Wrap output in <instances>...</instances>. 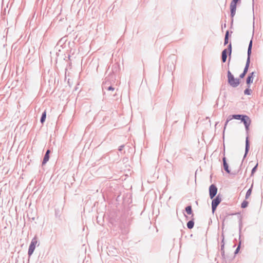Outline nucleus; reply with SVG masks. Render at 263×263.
I'll use <instances>...</instances> for the list:
<instances>
[{"label":"nucleus","mask_w":263,"mask_h":263,"mask_svg":"<svg viewBox=\"0 0 263 263\" xmlns=\"http://www.w3.org/2000/svg\"><path fill=\"white\" fill-rule=\"evenodd\" d=\"M50 153V151L49 149H48L46 151L45 155L44 157L43 160L42 161V165L45 164L48 161V160L49 159Z\"/></svg>","instance_id":"9b49d317"},{"label":"nucleus","mask_w":263,"mask_h":263,"mask_svg":"<svg viewBox=\"0 0 263 263\" xmlns=\"http://www.w3.org/2000/svg\"><path fill=\"white\" fill-rule=\"evenodd\" d=\"M252 187H253V184L251 185V187L247 191V192L246 193V196H245V198L246 199H248L251 195V193H252Z\"/></svg>","instance_id":"f3484780"},{"label":"nucleus","mask_w":263,"mask_h":263,"mask_svg":"<svg viewBox=\"0 0 263 263\" xmlns=\"http://www.w3.org/2000/svg\"><path fill=\"white\" fill-rule=\"evenodd\" d=\"M252 92V91L251 89H250V87H248L246 88L244 91L245 95H250Z\"/></svg>","instance_id":"a211bd4d"},{"label":"nucleus","mask_w":263,"mask_h":263,"mask_svg":"<svg viewBox=\"0 0 263 263\" xmlns=\"http://www.w3.org/2000/svg\"><path fill=\"white\" fill-rule=\"evenodd\" d=\"M115 95H116V93H110V94H109V95H112V96H115Z\"/></svg>","instance_id":"7c9ffc66"},{"label":"nucleus","mask_w":263,"mask_h":263,"mask_svg":"<svg viewBox=\"0 0 263 263\" xmlns=\"http://www.w3.org/2000/svg\"><path fill=\"white\" fill-rule=\"evenodd\" d=\"M186 226L188 229H192L194 226V219H192V220L189 221L187 222Z\"/></svg>","instance_id":"4468645a"},{"label":"nucleus","mask_w":263,"mask_h":263,"mask_svg":"<svg viewBox=\"0 0 263 263\" xmlns=\"http://www.w3.org/2000/svg\"><path fill=\"white\" fill-rule=\"evenodd\" d=\"M253 78H252V77L248 76L247 79H246V83L247 85V87H250V85L252 83H253Z\"/></svg>","instance_id":"ddd939ff"},{"label":"nucleus","mask_w":263,"mask_h":263,"mask_svg":"<svg viewBox=\"0 0 263 263\" xmlns=\"http://www.w3.org/2000/svg\"><path fill=\"white\" fill-rule=\"evenodd\" d=\"M221 201V196L219 194L212 201V210L213 213H214L216 210L217 206L219 204Z\"/></svg>","instance_id":"423d86ee"},{"label":"nucleus","mask_w":263,"mask_h":263,"mask_svg":"<svg viewBox=\"0 0 263 263\" xmlns=\"http://www.w3.org/2000/svg\"><path fill=\"white\" fill-rule=\"evenodd\" d=\"M167 162L169 163L170 165H171V166H172V163H171L168 160H167Z\"/></svg>","instance_id":"2f4dec72"},{"label":"nucleus","mask_w":263,"mask_h":263,"mask_svg":"<svg viewBox=\"0 0 263 263\" xmlns=\"http://www.w3.org/2000/svg\"><path fill=\"white\" fill-rule=\"evenodd\" d=\"M241 121L243 123L244 125L245 126L246 133L248 135V136L246 139L245 153V155L243 156V158H245L246 157V156L249 151V148H250V143H249V141L248 133H249V126L251 123V120L250 118H249V117H248L247 115H245L244 117H243L242 118Z\"/></svg>","instance_id":"f257e3e1"},{"label":"nucleus","mask_w":263,"mask_h":263,"mask_svg":"<svg viewBox=\"0 0 263 263\" xmlns=\"http://www.w3.org/2000/svg\"><path fill=\"white\" fill-rule=\"evenodd\" d=\"M248 204H249V202L248 201H246V200H244L242 203H241V208H246L248 206Z\"/></svg>","instance_id":"6ab92c4d"},{"label":"nucleus","mask_w":263,"mask_h":263,"mask_svg":"<svg viewBox=\"0 0 263 263\" xmlns=\"http://www.w3.org/2000/svg\"><path fill=\"white\" fill-rule=\"evenodd\" d=\"M257 166L258 163H257L256 165L252 168L251 171V176H252L254 174V173L256 171Z\"/></svg>","instance_id":"412c9836"},{"label":"nucleus","mask_w":263,"mask_h":263,"mask_svg":"<svg viewBox=\"0 0 263 263\" xmlns=\"http://www.w3.org/2000/svg\"><path fill=\"white\" fill-rule=\"evenodd\" d=\"M244 116L243 115H230L228 116L227 119V121L225 123V124H224V129L226 128V127L228 124V123L231 120L234 119H236V120H241L242 118L243 117H244Z\"/></svg>","instance_id":"0eeeda50"},{"label":"nucleus","mask_w":263,"mask_h":263,"mask_svg":"<svg viewBox=\"0 0 263 263\" xmlns=\"http://www.w3.org/2000/svg\"><path fill=\"white\" fill-rule=\"evenodd\" d=\"M240 1V0H232L231 4L237 5V3Z\"/></svg>","instance_id":"5701e85b"},{"label":"nucleus","mask_w":263,"mask_h":263,"mask_svg":"<svg viewBox=\"0 0 263 263\" xmlns=\"http://www.w3.org/2000/svg\"><path fill=\"white\" fill-rule=\"evenodd\" d=\"M236 6V5H234L232 4H230V11L231 17H233L235 14Z\"/></svg>","instance_id":"f8f14e48"},{"label":"nucleus","mask_w":263,"mask_h":263,"mask_svg":"<svg viewBox=\"0 0 263 263\" xmlns=\"http://www.w3.org/2000/svg\"><path fill=\"white\" fill-rule=\"evenodd\" d=\"M222 162H223V166L224 170H225V171L227 173H230V170H229V165L227 162V159L225 157H223L222 158Z\"/></svg>","instance_id":"9d476101"},{"label":"nucleus","mask_w":263,"mask_h":263,"mask_svg":"<svg viewBox=\"0 0 263 263\" xmlns=\"http://www.w3.org/2000/svg\"><path fill=\"white\" fill-rule=\"evenodd\" d=\"M124 145H122L120 146L119 147V149H118L119 151H120V152L122 151L123 148H124Z\"/></svg>","instance_id":"bb28decb"},{"label":"nucleus","mask_w":263,"mask_h":263,"mask_svg":"<svg viewBox=\"0 0 263 263\" xmlns=\"http://www.w3.org/2000/svg\"><path fill=\"white\" fill-rule=\"evenodd\" d=\"M246 74L245 73H243V72H242V73H241L239 75V78H240V79H242V78H243L245 77Z\"/></svg>","instance_id":"393cba45"},{"label":"nucleus","mask_w":263,"mask_h":263,"mask_svg":"<svg viewBox=\"0 0 263 263\" xmlns=\"http://www.w3.org/2000/svg\"><path fill=\"white\" fill-rule=\"evenodd\" d=\"M229 31H227L226 32V34H225L224 37L225 38H229Z\"/></svg>","instance_id":"cd10ccee"},{"label":"nucleus","mask_w":263,"mask_h":263,"mask_svg":"<svg viewBox=\"0 0 263 263\" xmlns=\"http://www.w3.org/2000/svg\"><path fill=\"white\" fill-rule=\"evenodd\" d=\"M255 72H252L251 73H250L248 76L249 77H251L252 78H254V77L255 76Z\"/></svg>","instance_id":"b1692460"},{"label":"nucleus","mask_w":263,"mask_h":263,"mask_svg":"<svg viewBox=\"0 0 263 263\" xmlns=\"http://www.w3.org/2000/svg\"><path fill=\"white\" fill-rule=\"evenodd\" d=\"M222 240L221 241V245L222 244H224V235L223 234H222Z\"/></svg>","instance_id":"c85d7f7f"},{"label":"nucleus","mask_w":263,"mask_h":263,"mask_svg":"<svg viewBox=\"0 0 263 263\" xmlns=\"http://www.w3.org/2000/svg\"><path fill=\"white\" fill-rule=\"evenodd\" d=\"M229 52V62H228V65H229V63L231 59V55L232 53V45L231 43H230L228 46V48L224 49L221 53V60L223 63L226 62L227 58V52Z\"/></svg>","instance_id":"20e7f679"},{"label":"nucleus","mask_w":263,"mask_h":263,"mask_svg":"<svg viewBox=\"0 0 263 263\" xmlns=\"http://www.w3.org/2000/svg\"><path fill=\"white\" fill-rule=\"evenodd\" d=\"M220 251L221 253V256L223 258H224V244H222L221 245Z\"/></svg>","instance_id":"aec40b11"},{"label":"nucleus","mask_w":263,"mask_h":263,"mask_svg":"<svg viewBox=\"0 0 263 263\" xmlns=\"http://www.w3.org/2000/svg\"><path fill=\"white\" fill-rule=\"evenodd\" d=\"M185 210L187 214H189V215L192 214L193 215V212H192L191 205L187 206L185 208Z\"/></svg>","instance_id":"dca6fc26"},{"label":"nucleus","mask_w":263,"mask_h":263,"mask_svg":"<svg viewBox=\"0 0 263 263\" xmlns=\"http://www.w3.org/2000/svg\"><path fill=\"white\" fill-rule=\"evenodd\" d=\"M229 42V38H225L224 37V45H227Z\"/></svg>","instance_id":"a878e982"},{"label":"nucleus","mask_w":263,"mask_h":263,"mask_svg":"<svg viewBox=\"0 0 263 263\" xmlns=\"http://www.w3.org/2000/svg\"><path fill=\"white\" fill-rule=\"evenodd\" d=\"M228 82L232 87L235 88L240 84V80L238 78H235L230 70L228 71Z\"/></svg>","instance_id":"f03ea898"},{"label":"nucleus","mask_w":263,"mask_h":263,"mask_svg":"<svg viewBox=\"0 0 263 263\" xmlns=\"http://www.w3.org/2000/svg\"><path fill=\"white\" fill-rule=\"evenodd\" d=\"M46 111L45 110L43 113H42V116H41V119H40V122L42 124H43L44 122H45V119H46Z\"/></svg>","instance_id":"2eb2a0df"},{"label":"nucleus","mask_w":263,"mask_h":263,"mask_svg":"<svg viewBox=\"0 0 263 263\" xmlns=\"http://www.w3.org/2000/svg\"><path fill=\"white\" fill-rule=\"evenodd\" d=\"M241 228H242V224H241V222H240L239 223V232H240V231H241Z\"/></svg>","instance_id":"c756f323"},{"label":"nucleus","mask_w":263,"mask_h":263,"mask_svg":"<svg viewBox=\"0 0 263 263\" xmlns=\"http://www.w3.org/2000/svg\"><path fill=\"white\" fill-rule=\"evenodd\" d=\"M240 242H239V245L238 246L237 248H236V249L235 250V252L234 253L235 254H237L240 250Z\"/></svg>","instance_id":"4be33fe9"},{"label":"nucleus","mask_w":263,"mask_h":263,"mask_svg":"<svg viewBox=\"0 0 263 263\" xmlns=\"http://www.w3.org/2000/svg\"><path fill=\"white\" fill-rule=\"evenodd\" d=\"M102 89L103 91L106 90L107 91H110L113 92H114L115 88L111 85L109 86L108 82L107 81H105L102 84Z\"/></svg>","instance_id":"1a4fd4ad"},{"label":"nucleus","mask_w":263,"mask_h":263,"mask_svg":"<svg viewBox=\"0 0 263 263\" xmlns=\"http://www.w3.org/2000/svg\"><path fill=\"white\" fill-rule=\"evenodd\" d=\"M37 243V238L35 236L32 239L31 243L29 247L28 254L29 257L31 256V255L33 254V253L35 250V246H36Z\"/></svg>","instance_id":"39448f33"},{"label":"nucleus","mask_w":263,"mask_h":263,"mask_svg":"<svg viewBox=\"0 0 263 263\" xmlns=\"http://www.w3.org/2000/svg\"><path fill=\"white\" fill-rule=\"evenodd\" d=\"M252 44H253L252 40H251L250 41V43L249 44L248 51H247V59L246 64L245 67V68L243 71V72L245 73L246 74H247V73L248 71L249 65L250 64V58H251V53H252Z\"/></svg>","instance_id":"7ed1b4c3"},{"label":"nucleus","mask_w":263,"mask_h":263,"mask_svg":"<svg viewBox=\"0 0 263 263\" xmlns=\"http://www.w3.org/2000/svg\"><path fill=\"white\" fill-rule=\"evenodd\" d=\"M217 187L215 184H211L209 187V195L211 199H213L217 194Z\"/></svg>","instance_id":"6e6552de"}]
</instances>
